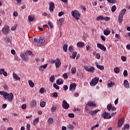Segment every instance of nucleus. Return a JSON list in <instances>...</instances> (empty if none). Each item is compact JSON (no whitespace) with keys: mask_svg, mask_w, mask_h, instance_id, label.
Masks as SVG:
<instances>
[{"mask_svg":"<svg viewBox=\"0 0 130 130\" xmlns=\"http://www.w3.org/2000/svg\"><path fill=\"white\" fill-rule=\"evenodd\" d=\"M28 53L29 55H34V54H33V52L31 51L28 50L25 52V54H27V55H28Z\"/></svg>","mask_w":130,"mask_h":130,"instance_id":"nucleus-31","label":"nucleus"},{"mask_svg":"<svg viewBox=\"0 0 130 130\" xmlns=\"http://www.w3.org/2000/svg\"><path fill=\"white\" fill-rule=\"evenodd\" d=\"M71 13L72 15V17H73V18H75L76 20H80V17H81V14H80V13H79V11H78V10L72 11Z\"/></svg>","mask_w":130,"mask_h":130,"instance_id":"nucleus-2","label":"nucleus"},{"mask_svg":"<svg viewBox=\"0 0 130 130\" xmlns=\"http://www.w3.org/2000/svg\"><path fill=\"white\" fill-rule=\"evenodd\" d=\"M115 37L117 39H120V36H119L117 34L115 35Z\"/></svg>","mask_w":130,"mask_h":130,"instance_id":"nucleus-63","label":"nucleus"},{"mask_svg":"<svg viewBox=\"0 0 130 130\" xmlns=\"http://www.w3.org/2000/svg\"><path fill=\"white\" fill-rule=\"evenodd\" d=\"M53 87H54V88H55V89H56V90H59V86H58V85H57V84L54 83L53 84Z\"/></svg>","mask_w":130,"mask_h":130,"instance_id":"nucleus-42","label":"nucleus"},{"mask_svg":"<svg viewBox=\"0 0 130 130\" xmlns=\"http://www.w3.org/2000/svg\"><path fill=\"white\" fill-rule=\"evenodd\" d=\"M97 46L98 48H100V49H101V50H103V51H106V47L102 45V44H97Z\"/></svg>","mask_w":130,"mask_h":130,"instance_id":"nucleus-12","label":"nucleus"},{"mask_svg":"<svg viewBox=\"0 0 130 130\" xmlns=\"http://www.w3.org/2000/svg\"><path fill=\"white\" fill-rule=\"evenodd\" d=\"M112 86H114V82H111L110 83L108 84V87H110V88H111Z\"/></svg>","mask_w":130,"mask_h":130,"instance_id":"nucleus-44","label":"nucleus"},{"mask_svg":"<svg viewBox=\"0 0 130 130\" xmlns=\"http://www.w3.org/2000/svg\"><path fill=\"white\" fill-rule=\"evenodd\" d=\"M77 71V69H76L75 67H73L71 69V73L72 74H76V72Z\"/></svg>","mask_w":130,"mask_h":130,"instance_id":"nucleus-35","label":"nucleus"},{"mask_svg":"<svg viewBox=\"0 0 130 130\" xmlns=\"http://www.w3.org/2000/svg\"><path fill=\"white\" fill-rule=\"evenodd\" d=\"M123 20V16L119 15L118 16V22L120 24H121Z\"/></svg>","mask_w":130,"mask_h":130,"instance_id":"nucleus-23","label":"nucleus"},{"mask_svg":"<svg viewBox=\"0 0 130 130\" xmlns=\"http://www.w3.org/2000/svg\"><path fill=\"white\" fill-rule=\"evenodd\" d=\"M55 110H56V107H53L51 109V111H52V112H54V111H55Z\"/></svg>","mask_w":130,"mask_h":130,"instance_id":"nucleus-53","label":"nucleus"},{"mask_svg":"<svg viewBox=\"0 0 130 130\" xmlns=\"http://www.w3.org/2000/svg\"><path fill=\"white\" fill-rule=\"evenodd\" d=\"M38 42H39V41H38V39H37V38H35L34 43H38Z\"/></svg>","mask_w":130,"mask_h":130,"instance_id":"nucleus-64","label":"nucleus"},{"mask_svg":"<svg viewBox=\"0 0 130 130\" xmlns=\"http://www.w3.org/2000/svg\"><path fill=\"white\" fill-rule=\"evenodd\" d=\"M104 20L105 21H109L110 20V18H109V17H104Z\"/></svg>","mask_w":130,"mask_h":130,"instance_id":"nucleus-59","label":"nucleus"},{"mask_svg":"<svg viewBox=\"0 0 130 130\" xmlns=\"http://www.w3.org/2000/svg\"><path fill=\"white\" fill-rule=\"evenodd\" d=\"M76 88H77V84L75 83H73L70 84L69 89L70 91H75L76 90Z\"/></svg>","mask_w":130,"mask_h":130,"instance_id":"nucleus-10","label":"nucleus"},{"mask_svg":"<svg viewBox=\"0 0 130 130\" xmlns=\"http://www.w3.org/2000/svg\"><path fill=\"white\" fill-rule=\"evenodd\" d=\"M85 70L87 71V72H89L90 73H93L95 71V68H94V67H91L88 69H85Z\"/></svg>","mask_w":130,"mask_h":130,"instance_id":"nucleus-19","label":"nucleus"},{"mask_svg":"<svg viewBox=\"0 0 130 130\" xmlns=\"http://www.w3.org/2000/svg\"><path fill=\"white\" fill-rule=\"evenodd\" d=\"M111 32V30L110 29H105L104 30V35H106V36H108L109 34H110V32Z\"/></svg>","mask_w":130,"mask_h":130,"instance_id":"nucleus-20","label":"nucleus"},{"mask_svg":"<svg viewBox=\"0 0 130 130\" xmlns=\"http://www.w3.org/2000/svg\"><path fill=\"white\" fill-rule=\"evenodd\" d=\"M37 104V103L36 102V101L32 100L31 102L30 106L31 107H35V106H36Z\"/></svg>","mask_w":130,"mask_h":130,"instance_id":"nucleus-24","label":"nucleus"},{"mask_svg":"<svg viewBox=\"0 0 130 130\" xmlns=\"http://www.w3.org/2000/svg\"><path fill=\"white\" fill-rule=\"evenodd\" d=\"M54 80H55V78L54 77V76L52 75L50 78V81L52 83L54 82Z\"/></svg>","mask_w":130,"mask_h":130,"instance_id":"nucleus-36","label":"nucleus"},{"mask_svg":"<svg viewBox=\"0 0 130 130\" xmlns=\"http://www.w3.org/2000/svg\"><path fill=\"white\" fill-rule=\"evenodd\" d=\"M12 75L14 80L16 81H21V78L19 77V76H18V75L15 73V72H13Z\"/></svg>","mask_w":130,"mask_h":130,"instance_id":"nucleus-13","label":"nucleus"},{"mask_svg":"<svg viewBox=\"0 0 130 130\" xmlns=\"http://www.w3.org/2000/svg\"><path fill=\"white\" fill-rule=\"evenodd\" d=\"M126 12V9H124L121 11L119 15L123 16L124 14H125Z\"/></svg>","mask_w":130,"mask_h":130,"instance_id":"nucleus-25","label":"nucleus"},{"mask_svg":"<svg viewBox=\"0 0 130 130\" xmlns=\"http://www.w3.org/2000/svg\"><path fill=\"white\" fill-rule=\"evenodd\" d=\"M69 117H70V118H73L74 117H75V114H73V113H70L68 115Z\"/></svg>","mask_w":130,"mask_h":130,"instance_id":"nucleus-48","label":"nucleus"},{"mask_svg":"<svg viewBox=\"0 0 130 130\" xmlns=\"http://www.w3.org/2000/svg\"><path fill=\"white\" fill-rule=\"evenodd\" d=\"M63 77L64 78V79H68V73H66L63 75Z\"/></svg>","mask_w":130,"mask_h":130,"instance_id":"nucleus-52","label":"nucleus"},{"mask_svg":"<svg viewBox=\"0 0 130 130\" xmlns=\"http://www.w3.org/2000/svg\"><path fill=\"white\" fill-rule=\"evenodd\" d=\"M68 50H69V51H71V52L72 51H74V48L73 47V46H69L68 48Z\"/></svg>","mask_w":130,"mask_h":130,"instance_id":"nucleus-46","label":"nucleus"},{"mask_svg":"<svg viewBox=\"0 0 130 130\" xmlns=\"http://www.w3.org/2000/svg\"><path fill=\"white\" fill-rule=\"evenodd\" d=\"M124 86L126 89L129 88V84L128 83V81L126 80H125L123 83Z\"/></svg>","mask_w":130,"mask_h":130,"instance_id":"nucleus-17","label":"nucleus"},{"mask_svg":"<svg viewBox=\"0 0 130 130\" xmlns=\"http://www.w3.org/2000/svg\"><path fill=\"white\" fill-rule=\"evenodd\" d=\"M67 128L68 129L73 130L74 129V128H75V127H74V125H73L72 124H69L67 126Z\"/></svg>","mask_w":130,"mask_h":130,"instance_id":"nucleus-26","label":"nucleus"},{"mask_svg":"<svg viewBox=\"0 0 130 130\" xmlns=\"http://www.w3.org/2000/svg\"><path fill=\"white\" fill-rule=\"evenodd\" d=\"M47 66H48V64H45L44 66H41L39 68V71H40V72H43L44 69L47 68Z\"/></svg>","mask_w":130,"mask_h":130,"instance_id":"nucleus-15","label":"nucleus"},{"mask_svg":"<svg viewBox=\"0 0 130 130\" xmlns=\"http://www.w3.org/2000/svg\"><path fill=\"white\" fill-rule=\"evenodd\" d=\"M128 73H127V71L124 70L123 72V76L124 77H127Z\"/></svg>","mask_w":130,"mask_h":130,"instance_id":"nucleus-47","label":"nucleus"},{"mask_svg":"<svg viewBox=\"0 0 130 130\" xmlns=\"http://www.w3.org/2000/svg\"><path fill=\"white\" fill-rule=\"evenodd\" d=\"M129 129V124H126L124 125L122 128V130Z\"/></svg>","mask_w":130,"mask_h":130,"instance_id":"nucleus-22","label":"nucleus"},{"mask_svg":"<svg viewBox=\"0 0 130 130\" xmlns=\"http://www.w3.org/2000/svg\"><path fill=\"white\" fill-rule=\"evenodd\" d=\"M87 106H90V107H92V106L95 107V106H96V104L93 101H90L87 103Z\"/></svg>","mask_w":130,"mask_h":130,"instance_id":"nucleus-16","label":"nucleus"},{"mask_svg":"<svg viewBox=\"0 0 130 130\" xmlns=\"http://www.w3.org/2000/svg\"><path fill=\"white\" fill-rule=\"evenodd\" d=\"M4 72H5L4 69H0V75H3Z\"/></svg>","mask_w":130,"mask_h":130,"instance_id":"nucleus-57","label":"nucleus"},{"mask_svg":"<svg viewBox=\"0 0 130 130\" xmlns=\"http://www.w3.org/2000/svg\"><path fill=\"white\" fill-rule=\"evenodd\" d=\"M55 8V6L54 5V3L52 2H50L49 3V11L51 12V13H52L53 12V10Z\"/></svg>","mask_w":130,"mask_h":130,"instance_id":"nucleus-8","label":"nucleus"},{"mask_svg":"<svg viewBox=\"0 0 130 130\" xmlns=\"http://www.w3.org/2000/svg\"><path fill=\"white\" fill-rule=\"evenodd\" d=\"M58 21L59 22V23H61V25H62V23H63V22L64 21V19H63V18H60L59 19Z\"/></svg>","mask_w":130,"mask_h":130,"instance_id":"nucleus-49","label":"nucleus"},{"mask_svg":"<svg viewBox=\"0 0 130 130\" xmlns=\"http://www.w3.org/2000/svg\"><path fill=\"white\" fill-rule=\"evenodd\" d=\"M44 42H45L44 38L41 37L39 40V42L38 43V46H41V45H43L44 44Z\"/></svg>","mask_w":130,"mask_h":130,"instance_id":"nucleus-9","label":"nucleus"},{"mask_svg":"<svg viewBox=\"0 0 130 130\" xmlns=\"http://www.w3.org/2000/svg\"><path fill=\"white\" fill-rule=\"evenodd\" d=\"M11 52L13 55H15V54H16V51H15V50L14 49L11 50Z\"/></svg>","mask_w":130,"mask_h":130,"instance_id":"nucleus-60","label":"nucleus"},{"mask_svg":"<svg viewBox=\"0 0 130 130\" xmlns=\"http://www.w3.org/2000/svg\"><path fill=\"white\" fill-rule=\"evenodd\" d=\"M121 60H122V61H126V57L122 56L121 57Z\"/></svg>","mask_w":130,"mask_h":130,"instance_id":"nucleus-54","label":"nucleus"},{"mask_svg":"<svg viewBox=\"0 0 130 130\" xmlns=\"http://www.w3.org/2000/svg\"><path fill=\"white\" fill-rule=\"evenodd\" d=\"M28 20L29 21V22H33V21H34V17H32V16H31L30 15L28 16Z\"/></svg>","mask_w":130,"mask_h":130,"instance_id":"nucleus-38","label":"nucleus"},{"mask_svg":"<svg viewBox=\"0 0 130 130\" xmlns=\"http://www.w3.org/2000/svg\"><path fill=\"white\" fill-rule=\"evenodd\" d=\"M56 84L58 85H61V84H63V81L62 80L60 81L59 79L57 80Z\"/></svg>","mask_w":130,"mask_h":130,"instance_id":"nucleus-39","label":"nucleus"},{"mask_svg":"<svg viewBox=\"0 0 130 130\" xmlns=\"http://www.w3.org/2000/svg\"><path fill=\"white\" fill-rule=\"evenodd\" d=\"M64 14V13L63 12H60L58 13V16L59 17H61V16L63 15Z\"/></svg>","mask_w":130,"mask_h":130,"instance_id":"nucleus-56","label":"nucleus"},{"mask_svg":"<svg viewBox=\"0 0 130 130\" xmlns=\"http://www.w3.org/2000/svg\"><path fill=\"white\" fill-rule=\"evenodd\" d=\"M85 45V44L82 42H80L77 44V47H79L80 48H81V47H83Z\"/></svg>","mask_w":130,"mask_h":130,"instance_id":"nucleus-21","label":"nucleus"},{"mask_svg":"<svg viewBox=\"0 0 130 130\" xmlns=\"http://www.w3.org/2000/svg\"><path fill=\"white\" fill-rule=\"evenodd\" d=\"M20 57H21L22 59L24 61H27L29 59V57H27V54H26V52L25 53H21L20 55Z\"/></svg>","mask_w":130,"mask_h":130,"instance_id":"nucleus-6","label":"nucleus"},{"mask_svg":"<svg viewBox=\"0 0 130 130\" xmlns=\"http://www.w3.org/2000/svg\"><path fill=\"white\" fill-rule=\"evenodd\" d=\"M21 108L22 109H25L26 108H27V105L26 104H23L21 106Z\"/></svg>","mask_w":130,"mask_h":130,"instance_id":"nucleus-50","label":"nucleus"},{"mask_svg":"<svg viewBox=\"0 0 130 130\" xmlns=\"http://www.w3.org/2000/svg\"><path fill=\"white\" fill-rule=\"evenodd\" d=\"M96 68L99 69V70H101V71H103L104 70V67L100 65V64H96Z\"/></svg>","mask_w":130,"mask_h":130,"instance_id":"nucleus-30","label":"nucleus"},{"mask_svg":"<svg viewBox=\"0 0 130 130\" xmlns=\"http://www.w3.org/2000/svg\"><path fill=\"white\" fill-rule=\"evenodd\" d=\"M102 117L104 118V119H110V118H111V116L110 115V113L105 111L102 115Z\"/></svg>","mask_w":130,"mask_h":130,"instance_id":"nucleus-4","label":"nucleus"},{"mask_svg":"<svg viewBox=\"0 0 130 130\" xmlns=\"http://www.w3.org/2000/svg\"><path fill=\"white\" fill-rule=\"evenodd\" d=\"M40 93H41V94H43L44 93V88H42L40 89Z\"/></svg>","mask_w":130,"mask_h":130,"instance_id":"nucleus-58","label":"nucleus"},{"mask_svg":"<svg viewBox=\"0 0 130 130\" xmlns=\"http://www.w3.org/2000/svg\"><path fill=\"white\" fill-rule=\"evenodd\" d=\"M0 95H3L4 98H5V99H7L8 100H9V101H13V99L14 98V94L12 92L9 93L6 91H1Z\"/></svg>","mask_w":130,"mask_h":130,"instance_id":"nucleus-1","label":"nucleus"},{"mask_svg":"<svg viewBox=\"0 0 130 130\" xmlns=\"http://www.w3.org/2000/svg\"><path fill=\"white\" fill-rule=\"evenodd\" d=\"M28 84L29 85L30 87H31V88H33L35 85L31 80L28 81Z\"/></svg>","mask_w":130,"mask_h":130,"instance_id":"nucleus-28","label":"nucleus"},{"mask_svg":"<svg viewBox=\"0 0 130 130\" xmlns=\"http://www.w3.org/2000/svg\"><path fill=\"white\" fill-rule=\"evenodd\" d=\"M56 61L55 62V66L56 69H58V68H59L61 64V62H60V60H59V59L58 58H57L56 59Z\"/></svg>","mask_w":130,"mask_h":130,"instance_id":"nucleus-11","label":"nucleus"},{"mask_svg":"<svg viewBox=\"0 0 130 130\" xmlns=\"http://www.w3.org/2000/svg\"><path fill=\"white\" fill-rule=\"evenodd\" d=\"M62 108L64 109H69L70 108V104L67 102V101L63 100L62 102Z\"/></svg>","mask_w":130,"mask_h":130,"instance_id":"nucleus-7","label":"nucleus"},{"mask_svg":"<svg viewBox=\"0 0 130 130\" xmlns=\"http://www.w3.org/2000/svg\"><path fill=\"white\" fill-rule=\"evenodd\" d=\"M98 82H99V78L95 77L90 82V86H96L97 84H98Z\"/></svg>","mask_w":130,"mask_h":130,"instance_id":"nucleus-3","label":"nucleus"},{"mask_svg":"<svg viewBox=\"0 0 130 130\" xmlns=\"http://www.w3.org/2000/svg\"><path fill=\"white\" fill-rule=\"evenodd\" d=\"M107 108L109 111H110L111 110V109L112 108V105L109 104L107 106Z\"/></svg>","mask_w":130,"mask_h":130,"instance_id":"nucleus-37","label":"nucleus"},{"mask_svg":"<svg viewBox=\"0 0 130 130\" xmlns=\"http://www.w3.org/2000/svg\"><path fill=\"white\" fill-rule=\"evenodd\" d=\"M114 71L115 73V74H118L120 72L119 68H115L114 69Z\"/></svg>","mask_w":130,"mask_h":130,"instance_id":"nucleus-33","label":"nucleus"},{"mask_svg":"<svg viewBox=\"0 0 130 130\" xmlns=\"http://www.w3.org/2000/svg\"><path fill=\"white\" fill-rule=\"evenodd\" d=\"M47 122L49 124H52L53 123V119L52 118H49L48 119Z\"/></svg>","mask_w":130,"mask_h":130,"instance_id":"nucleus-27","label":"nucleus"},{"mask_svg":"<svg viewBox=\"0 0 130 130\" xmlns=\"http://www.w3.org/2000/svg\"><path fill=\"white\" fill-rule=\"evenodd\" d=\"M104 19V17L103 16H99L96 17L97 21H99L100 20H103Z\"/></svg>","mask_w":130,"mask_h":130,"instance_id":"nucleus-34","label":"nucleus"},{"mask_svg":"<svg viewBox=\"0 0 130 130\" xmlns=\"http://www.w3.org/2000/svg\"><path fill=\"white\" fill-rule=\"evenodd\" d=\"M63 50L64 52L68 51V44H66L63 46Z\"/></svg>","mask_w":130,"mask_h":130,"instance_id":"nucleus-29","label":"nucleus"},{"mask_svg":"<svg viewBox=\"0 0 130 130\" xmlns=\"http://www.w3.org/2000/svg\"><path fill=\"white\" fill-rule=\"evenodd\" d=\"M77 52H73L71 58L75 59L76 58V56H77Z\"/></svg>","mask_w":130,"mask_h":130,"instance_id":"nucleus-32","label":"nucleus"},{"mask_svg":"<svg viewBox=\"0 0 130 130\" xmlns=\"http://www.w3.org/2000/svg\"><path fill=\"white\" fill-rule=\"evenodd\" d=\"M33 122L35 124H36V123H38V122H39V118H37L35 119Z\"/></svg>","mask_w":130,"mask_h":130,"instance_id":"nucleus-41","label":"nucleus"},{"mask_svg":"<svg viewBox=\"0 0 130 130\" xmlns=\"http://www.w3.org/2000/svg\"><path fill=\"white\" fill-rule=\"evenodd\" d=\"M100 111V110H95L94 111H92L91 112H90L89 114L90 115H96L98 112Z\"/></svg>","mask_w":130,"mask_h":130,"instance_id":"nucleus-18","label":"nucleus"},{"mask_svg":"<svg viewBox=\"0 0 130 130\" xmlns=\"http://www.w3.org/2000/svg\"><path fill=\"white\" fill-rule=\"evenodd\" d=\"M95 56H96V58H97L98 59H99V58H100V54L97 53Z\"/></svg>","mask_w":130,"mask_h":130,"instance_id":"nucleus-62","label":"nucleus"},{"mask_svg":"<svg viewBox=\"0 0 130 130\" xmlns=\"http://www.w3.org/2000/svg\"><path fill=\"white\" fill-rule=\"evenodd\" d=\"M123 122H124V119H119L118 121V127H121V126H122V124H123Z\"/></svg>","mask_w":130,"mask_h":130,"instance_id":"nucleus-14","label":"nucleus"},{"mask_svg":"<svg viewBox=\"0 0 130 130\" xmlns=\"http://www.w3.org/2000/svg\"><path fill=\"white\" fill-rule=\"evenodd\" d=\"M63 88L64 90V91H67V90H68V89H69V87L68 86V85H64L63 86Z\"/></svg>","mask_w":130,"mask_h":130,"instance_id":"nucleus-55","label":"nucleus"},{"mask_svg":"<svg viewBox=\"0 0 130 130\" xmlns=\"http://www.w3.org/2000/svg\"><path fill=\"white\" fill-rule=\"evenodd\" d=\"M45 104H46L45 102H42L40 104L41 107H45Z\"/></svg>","mask_w":130,"mask_h":130,"instance_id":"nucleus-45","label":"nucleus"},{"mask_svg":"<svg viewBox=\"0 0 130 130\" xmlns=\"http://www.w3.org/2000/svg\"><path fill=\"white\" fill-rule=\"evenodd\" d=\"M4 40L5 42H8V43H11L12 42V41L8 38H5Z\"/></svg>","mask_w":130,"mask_h":130,"instance_id":"nucleus-40","label":"nucleus"},{"mask_svg":"<svg viewBox=\"0 0 130 130\" xmlns=\"http://www.w3.org/2000/svg\"><path fill=\"white\" fill-rule=\"evenodd\" d=\"M3 88L6 91H7V90H8V86L7 85V84L4 85Z\"/></svg>","mask_w":130,"mask_h":130,"instance_id":"nucleus-61","label":"nucleus"},{"mask_svg":"<svg viewBox=\"0 0 130 130\" xmlns=\"http://www.w3.org/2000/svg\"><path fill=\"white\" fill-rule=\"evenodd\" d=\"M108 3H110V4H114L115 3V0H107Z\"/></svg>","mask_w":130,"mask_h":130,"instance_id":"nucleus-51","label":"nucleus"},{"mask_svg":"<svg viewBox=\"0 0 130 130\" xmlns=\"http://www.w3.org/2000/svg\"><path fill=\"white\" fill-rule=\"evenodd\" d=\"M9 31H10V26L8 25H5L2 29L3 33L5 35L9 34Z\"/></svg>","mask_w":130,"mask_h":130,"instance_id":"nucleus-5","label":"nucleus"},{"mask_svg":"<svg viewBox=\"0 0 130 130\" xmlns=\"http://www.w3.org/2000/svg\"><path fill=\"white\" fill-rule=\"evenodd\" d=\"M111 11L112 12H115V11H116V6L115 5H114L112 6V8H111Z\"/></svg>","mask_w":130,"mask_h":130,"instance_id":"nucleus-43","label":"nucleus"}]
</instances>
